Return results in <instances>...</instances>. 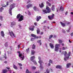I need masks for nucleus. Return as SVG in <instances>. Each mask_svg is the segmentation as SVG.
I'll use <instances>...</instances> for the list:
<instances>
[{
  "label": "nucleus",
  "instance_id": "1",
  "mask_svg": "<svg viewBox=\"0 0 73 73\" xmlns=\"http://www.w3.org/2000/svg\"><path fill=\"white\" fill-rule=\"evenodd\" d=\"M17 19H19L18 21H21L24 20V17L23 15H21V14H19L17 15Z\"/></svg>",
  "mask_w": 73,
  "mask_h": 73
},
{
  "label": "nucleus",
  "instance_id": "2",
  "mask_svg": "<svg viewBox=\"0 0 73 73\" xmlns=\"http://www.w3.org/2000/svg\"><path fill=\"white\" fill-rule=\"evenodd\" d=\"M15 7V4H13L11 5L10 7V9H9V13L11 15H12V10L14 8V7Z\"/></svg>",
  "mask_w": 73,
  "mask_h": 73
},
{
  "label": "nucleus",
  "instance_id": "3",
  "mask_svg": "<svg viewBox=\"0 0 73 73\" xmlns=\"http://www.w3.org/2000/svg\"><path fill=\"white\" fill-rule=\"evenodd\" d=\"M19 53V56L21 58V60H23L24 58V53L23 54L20 53V52L19 51L17 52Z\"/></svg>",
  "mask_w": 73,
  "mask_h": 73
},
{
  "label": "nucleus",
  "instance_id": "4",
  "mask_svg": "<svg viewBox=\"0 0 73 73\" xmlns=\"http://www.w3.org/2000/svg\"><path fill=\"white\" fill-rule=\"evenodd\" d=\"M64 52L65 57L64 58V60L65 61H66L69 59V56H68V54H67V52L66 51H65Z\"/></svg>",
  "mask_w": 73,
  "mask_h": 73
},
{
  "label": "nucleus",
  "instance_id": "5",
  "mask_svg": "<svg viewBox=\"0 0 73 73\" xmlns=\"http://www.w3.org/2000/svg\"><path fill=\"white\" fill-rule=\"evenodd\" d=\"M35 58V56H33L31 57V61H32V62H33V63H34L35 65H37V62H36V60H34Z\"/></svg>",
  "mask_w": 73,
  "mask_h": 73
},
{
  "label": "nucleus",
  "instance_id": "6",
  "mask_svg": "<svg viewBox=\"0 0 73 73\" xmlns=\"http://www.w3.org/2000/svg\"><path fill=\"white\" fill-rule=\"evenodd\" d=\"M60 45L59 44H56L55 45V51L56 52H58V46H59Z\"/></svg>",
  "mask_w": 73,
  "mask_h": 73
},
{
  "label": "nucleus",
  "instance_id": "7",
  "mask_svg": "<svg viewBox=\"0 0 73 73\" xmlns=\"http://www.w3.org/2000/svg\"><path fill=\"white\" fill-rule=\"evenodd\" d=\"M9 33L10 34V36H11L12 38H13V37H15V34L13 33V31H9Z\"/></svg>",
  "mask_w": 73,
  "mask_h": 73
},
{
  "label": "nucleus",
  "instance_id": "8",
  "mask_svg": "<svg viewBox=\"0 0 73 73\" xmlns=\"http://www.w3.org/2000/svg\"><path fill=\"white\" fill-rule=\"evenodd\" d=\"M38 62L40 64V67L41 68H43L42 65L41 64H42L43 62L42 60H40L38 61Z\"/></svg>",
  "mask_w": 73,
  "mask_h": 73
},
{
  "label": "nucleus",
  "instance_id": "9",
  "mask_svg": "<svg viewBox=\"0 0 73 73\" xmlns=\"http://www.w3.org/2000/svg\"><path fill=\"white\" fill-rule=\"evenodd\" d=\"M11 27H13V26L16 25V22L14 21H13L12 22H11Z\"/></svg>",
  "mask_w": 73,
  "mask_h": 73
},
{
  "label": "nucleus",
  "instance_id": "10",
  "mask_svg": "<svg viewBox=\"0 0 73 73\" xmlns=\"http://www.w3.org/2000/svg\"><path fill=\"white\" fill-rule=\"evenodd\" d=\"M46 9L48 13H49V12H50V8H49V7H48V6L46 7Z\"/></svg>",
  "mask_w": 73,
  "mask_h": 73
},
{
  "label": "nucleus",
  "instance_id": "11",
  "mask_svg": "<svg viewBox=\"0 0 73 73\" xmlns=\"http://www.w3.org/2000/svg\"><path fill=\"white\" fill-rule=\"evenodd\" d=\"M54 15L53 14L51 16H48V18L50 20L51 19H52L53 18V17L54 16Z\"/></svg>",
  "mask_w": 73,
  "mask_h": 73
},
{
  "label": "nucleus",
  "instance_id": "12",
  "mask_svg": "<svg viewBox=\"0 0 73 73\" xmlns=\"http://www.w3.org/2000/svg\"><path fill=\"white\" fill-rule=\"evenodd\" d=\"M41 19V16H39L38 17V16H37L36 19L37 21H38L40 20V19Z\"/></svg>",
  "mask_w": 73,
  "mask_h": 73
},
{
  "label": "nucleus",
  "instance_id": "13",
  "mask_svg": "<svg viewBox=\"0 0 73 73\" xmlns=\"http://www.w3.org/2000/svg\"><path fill=\"white\" fill-rule=\"evenodd\" d=\"M50 46L51 49H53L54 48V46H53V44L52 43H50Z\"/></svg>",
  "mask_w": 73,
  "mask_h": 73
},
{
  "label": "nucleus",
  "instance_id": "14",
  "mask_svg": "<svg viewBox=\"0 0 73 73\" xmlns=\"http://www.w3.org/2000/svg\"><path fill=\"white\" fill-rule=\"evenodd\" d=\"M32 6V4H29L27 6V8L28 9V8H29L30 7H31Z\"/></svg>",
  "mask_w": 73,
  "mask_h": 73
},
{
  "label": "nucleus",
  "instance_id": "15",
  "mask_svg": "<svg viewBox=\"0 0 73 73\" xmlns=\"http://www.w3.org/2000/svg\"><path fill=\"white\" fill-rule=\"evenodd\" d=\"M44 4L43 3H42L41 4H39V7L40 8H42V7H44Z\"/></svg>",
  "mask_w": 73,
  "mask_h": 73
},
{
  "label": "nucleus",
  "instance_id": "16",
  "mask_svg": "<svg viewBox=\"0 0 73 73\" xmlns=\"http://www.w3.org/2000/svg\"><path fill=\"white\" fill-rule=\"evenodd\" d=\"M70 65H71L70 63H67L66 64V68H69V66H70Z\"/></svg>",
  "mask_w": 73,
  "mask_h": 73
},
{
  "label": "nucleus",
  "instance_id": "17",
  "mask_svg": "<svg viewBox=\"0 0 73 73\" xmlns=\"http://www.w3.org/2000/svg\"><path fill=\"white\" fill-rule=\"evenodd\" d=\"M1 35L2 37H4V32L3 31H1Z\"/></svg>",
  "mask_w": 73,
  "mask_h": 73
},
{
  "label": "nucleus",
  "instance_id": "18",
  "mask_svg": "<svg viewBox=\"0 0 73 73\" xmlns=\"http://www.w3.org/2000/svg\"><path fill=\"white\" fill-rule=\"evenodd\" d=\"M59 10L60 11H63L64 10V7H62V6H61Z\"/></svg>",
  "mask_w": 73,
  "mask_h": 73
},
{
  "label": "nucleus",
  "instance_id": "19",
  "mask_svg": "<svg viewBox=\"0 0 73 73\" xmlns=\"http://www.w3.org/2000/svg\"><path fill=\"white\" fill-rule=\"evenodd\" d=\"M56 68L57 69H61V66L58 65L56 66Z\"/></svg>",
  "mask_w": 73,
  "mask_h": 73
},
{
  "label": "nucleus",
  "instance_id": "20",
  "mask_svg": "<svg viewBox=\"0 0 73 73\" xmlns=\"http://www.w3.org/2000/svg\"><path fill=\"white\" fill-rule=\"evenodd\" d=\"M60 23L62 27H65V23H64L61 22H60Z\"/></svg>",
  "mask_w": 73,
  "mask_h": 73
},
{
  "label": "nucleus",
  "instance_id": "21",
  "mask_svg": "<svg viewBox=\"0 0 73 73\" xmlns=\"http://www.w3.org/2000/svg\"><path fill=\"white\" fill-rule=\"evenodd\" d=\"M51 9L52 11H54V5H52L51 7Z\"/></svg>",
  "mask_w": 73,
  "mask_h": 73
},
{
  "label": "nucleus",
  "instance_id": "22",
  "mask_svg": "<svg viewBox=\"0 0 73 73\" xmlns=\"http://www.w3.org/2000/svg\"><path fill=\"white\" fill-rule=\"evenodd\" d=\"M3 73H6L7 72V70L5 69V70H3Z\"/></svg>",
  "mask_w": 73,
  "mask_h": 73
},
{
  "label": "nucleus",
  "instance_id": "23",
  "mask_svg": "<svg viewBox=\"0 0 73 73\" xmlns=\"http://www.w3.org/2000/svg\"><path fill=\"white\" fill-rule=\"evenodd\" d=\"M35 51L33 50H32L31 51V54L32 55H34L35 54Z\"/></svg>",
  "mask_w": 73,
  "mask_h": 73
},
{
  "label": "nucleus",
  "instance_id": "24",
  "mask_svg": "<svg viewBox=\"0 0 73 73\" xmlns=\"http://www.w3.org/2000/svg\"><path fill=\"white\" fill-rule=\"evenodd\" d=\"M37 30H36L37 31V34H39V33H40V29H38V28H37Z\"/></svg>",
  "mask_w": 73,
  "mask_h": 73
},
{
  "label": "nucleus",
  "instance_id": "25",
  "mask_svg": "<svg viewBox=\"0 0 73 73\" xmlns=\"http://www.w3.org/2000/svg\"><path fill=\"white\" fill-rule=\"evenodd\" d=\"M13 68L14 69L16 70L17 69V67L16 66V65H15L14 64H13Z\"/></svg>",
  "mask_w": 73,
  "mask_h": 73
},
{
  "label": "nucleus",
  "instance_id": "26",
  "mask_svg": "<svg viewBox=\"0 0 73 73\" xmlns=\"http://www.w3.org/2000/svg\"><path fill=\"white\" fill-rule=\"evenodd\" d=\"M49 72H50V71H49V70L47 69L46 70V72L44 73H49Z\"/></svg>",
  "mask_w": 73,
  "mask_h": 73
},
{
  "label": "nucleus",
  "instance_id": "27",
  "mask_svg": "<svg viewBox=\"0 0 73 73\" xmlns=\"http://www.w3.org/2000/svg\"><path fill=\"white\" fill-rule=\"evenodd\" d=\"M4 9V8H3V7H1L0 8V12H2L3 10Z\"/></svg>",
  "mask_w": 73,
  "mask_h": 73
},
{
  "label": "nucleus",
  "instance_id": "28",
  "mask_svg": "<svg viewBox=\"0 0 73 73\" xmlns=\"http://www.w3.org/2000/svg\"><path fill=\"white\" fill-rule=\"evenodd\" d=\"M53 37V35H51L49 36V39H51Z\"/></svg>",
  "mask_w": 73,
  "mask_h": 73
},
{
  "label": "nucleus",
  "instance_id": "29",
  "mask_svg": "<svg viewBox=\"0 0 73 73\" xmlns=\"http://www.w3.org/2000/svg\"><path fill=\"white\" fill-rule=\"evenodd\" d=\"M43 12H44V13H48V12H47L46 10H43Z\"/></svg>",
  "mask_w": 73,
  "mask_h": 73
},
{
  "label": "nucleus",
  "instance_id": "30",
  "mask_svg": "<svg viewBox=\"0 0 73 73\" xmlns=\"http://www.w3.org/2000/svg\"><path fill=\"white\" fill-rule=\"evenodd\" d=\"M58 41L59 42V43H62V40L60 39L58 40Z\"/></svg>",
  "mask_w": 73,
  "mask_h": 73
},
{
  "label": "nucleus",
  "instance_id": "31",
  "mask_svg": "<svg viewBox=\"0 0 73 73\" xmlns=\"http://www.w3.org/2000/svg\"><path fill=\"white\" fill-rule=\"evenodd\" d=\"M26 73H32L30 72H29V70H28V69H27L26 71Z\"/></svg>",
  "mask_w": 73,
  "mask_h": 73
},
{
  "label": "nucleus",
  "instance_id": "32",
  "mask_svg": "<svg viewBox=\"0 0 73 73\" xmlns=\"http://www.w3.org/2000/svg\"><path fill=\"white\" fill-rule=\"evenodd\" d=\"M64 23H65V24H66L68 25L70 24V22H66V21H65V22H64Z\"/></svg>",
  "mask_w": 73,
  "mask_h": 73
},
{
  "label": "nucleus",
  "instance_id": "33",
  "mask_svg": "<svg viewBox=\"0 0 73 73\" xmlns=\"http://www.w3.org/2000/svg\"><path fill=\"white\" fill-rule=\"evenodd\" d=\"M32 48L33 49H35V44H33V45Z\"/></svg>",
  "mask_w": 73,
  "mask_h": 73
},
{
  "label": "nucleus",
  "instance_id": "34",
  "mask_svg": "<svg viewBox=\"0 0 73 73\" xmlns=\"http://www.w3.org/2000/svg\"><path fill=\"white\" fill-rule=\"evenodd\" d=\"M5 46H8V42H6L5 43Z\"/></svg>",
  "mask_w": 73,
  "mask_h": 73
},
{
  "label": "nucleus",
  "instance_id": "35",
  "mask_svg": "<svg viewBox=\"0 0 73 73\" xmlns=\"http://www.w3.org/2000/svg\"><path fill=\"white\" fill-rule=\"evenodd\" d=\"M70 27H69V29H68V30H67L66 31L67 32H68V33H69V32H70Z\"/></svg>",
  "mask_w": 73,
  "mask_h": 73
},
{
  "label": "nucleus",
  "instance_id": "36",
  "mask_svg": "<svg viewBox=\"0 0 73 73\" xmlns=\"http://www.w3.org/2000/svg\"><path fill=\"white\" fill-rule=\"evenodd\" d=\"M29 29L31 31H34V29H33V28H29Z\"/></svg>",
  "mask_w": 73,
  "mask_h": 73
},
{
  "label": "nucleus",
  "instance_id": "37",
  "mask_svg": "<svg viewBox=\"0 0 73 73\" xmlns=\"http://www.w3.org/2000/svg\"><path fill=\"white\" fill-rule=\"evenodd\" d=\"M33 9L35 11H36V10H37V7H36L35 6L33 7Z\"/></svg>",
  "mask_w": 73,
  "mask_h": 73
},
{
  "label": "nucleus",
  "instance_id": "38",
  "mask_svg": "<svg viewBox=\"0 0 73 73\" xmlns=\"http://www.w3.org/2000/svg\"><path fill=\"white\" fill-rule=\"evenodd\" d=\"M31 36L33 37H36V35L34 34H31Z\"/></svg>",
  "mask_w": 73,
  "mask_h": 73
},
{
  "label": "nucleus",
  "instance_id": "39",
  "mask_svg": "<svg viewBox=\"0 0 73 73\" xmlns=\"http://www.w3.org/2000/svg\"><path fill=\"white\" fill-rule=\"evenodd\" d=\"M3 58H5V59H7V57L6 56V54H5V56H4Z\"/></svg>",
  "mask_w": 73,
  "mask_h": 73
},
{
  "label": "nucleus",
  "instance_id": "40",
  "mask_svg": "<svg viewBox=\"0 0 73 73\" xmlns=\"http://www.w3.org/2000/svg\"><path fill=\"white\" fill-rule=\"evenodd\" d=\"M52 62L53 61H52V60H50L49 61V63H50V64H52Z\"/></svg>",
  "mask_w": 73,
  "mask_h": 73
},
{
  "label": "nucleus",
  "instance_id": "41",
  "mask_svg": "<svg viewBox=\"0 0 73 73\" xmlns=\"http://www.w3.org/2000/svg\"><path fill=\"white\" fill-rule=\"evenodd\" d=\"M0 20H1V21H2V20H3V17L2 16H0Z\"/></svg>",
  "mask_w": 73,
  "mask_h": 73
},
{
  "label": "nucleus",
  "instance_id": "42",
  "mask_svg": "<svg viewBox=\"0 0 73 73\" xmlns=\"http://www.w3.org/2000/svg\"><path fill=\"white\" fill-rule=\"evenodd\" d=\"M70 54H71V52H69L68 56H69H69H70Z\"/></svg>",
  "mask_w": 73,
  "mask_h": 73
},
{
  "label": "nucleus",
  "instance_id": "43",
  "mask_svg": "<svg viewBox=\"0 0 73 73\" xmlns=\"http://www.w3.org/2000/svg\"><path fill=\"white\" fill-rule=\"evenodd\" d=\"M36 38H41V36H40L39 37L37 36V37H36Z\"/></svg>",
  "mask_w": 73,
  "mask_h": 73
},
{
  "label": "nucleus",
  "instance_id": "44",
  "mask_svg": "<svg viewBox=\"0 0 73 73\" xmlns=\"http://www.w3.org/2000/svg\"><path fill=\"white\" fill-rule=\"evenodd\" d=\"M62 32L63 33H65V32H66V31H65L64 29L62 30Z\"/></svg>",
  "mask_w": 73,
  "mask_h": 73
},
{
  "label": "nucleus",
  "instance_id": "45",
  "mask_svg": "<svg viewBox=\"0 0 73 73\" xmlns=\"http://www.w3.org/2000/svg\"><path fill=\"white\" fill-rule=\"evenodd\" d=\"M35 38H31V40L32 41H34V40H35Z\"/></svg>",
  "mask_w": 73,
  "mask_h": 73
},
{
  "label": "nucleus",
  "instance_id": "46",
  "mask_svg": "<svg viewBox=\"0 0 73 73\" xmlns=\"http://www.w3.org/2000/svg\"><path fill=\"white\" fill-rule=\"evenodd\" d=\"M41 40H38L37 41V42L38 43H40V42H41Z\"/></svg>",
  "mask_w": 73,
  "mask_h": 73
},
{
  "label": "nucleus",
  "instance_id": "47",
  "mask_svg": "<svg viewBox=\"0 0 73 73\" xmlns=\"http://www.w3.org/2000/svg\"><path fill=\"white\" fill-rule=\"evenodd\" d=\"M46 23V21H43V23H42V24H45V23Z\"/></svg>",
  "mask_w": 73,
  "mask_h": 73
},
{
  "label": "nucleus",
  "instance_id": "48",
  "mask_svg": "<svg viewBox=\"0 0 73 73\" xmlns=\"http://www.w3.org/2000/svg\"><path fill=\"white\" fill-rule=\"evenodd\" d=\"M28 15H29V16H30V15H31V13L30 12H29V11H28Z\"/></svg>",
  "mask_w": 73,
  "mask_h": 73
},
{
  "label": "nucleus",
  "instance_id": "49",
  "mask_svg": "<svg viewBox=\"0 0 73 73\" xmlns=\"http://www.w3.org/2000/svg\"><path fill=\"white\" fill-rule=\"evenodd\" d=\"M18 65H19V66H23V65H22V64H21V63H18Z\"/></svg>",
  "mask_w": 73,
  "mask_h": 73
},
{
  "label": "nucleus",
  "instance_id": "50",
  "mask_svg": "<svg viewBox=\"0 0 73 73\" xmlns=\"http://www.w3.org/2000/svg\"><path fill=\"white\" fill-rule=\"evenodd\" d=\"M26 51L27 53H28V52H29V48H28V49L26 50Z\"/></svg>",
  "mask_w": 73,
  "mask_h": 73
},
{
  "label": "nucleus",
  "instance_id": "51",
  "mask_svg": "<svg viewBox=\"0 0 73 73\" xmlns=\"http://www.w3.org/2000/svg\"><path fill=\"white\" fill-rule=\"evenodd\" d=\"M7 69H8V70H9V69H10V68L9 67H6Z\"/></svg>",
  "mask_w": 73,
  "mask_h": 73
},
{
  "label": "nucleus",
  "instance_id": "52",
  "mask_svg": "<svg viewBox=\"0 0 73 73\" xmlns=\"http://www.w3.org/2000/svg\"><path fill=\"white\" fill-rule=\"evenodd\" d=\"M70 36H71L72 37V36H73V33H71Z\"/></svg>",
  "mask_w": 73,
  "mask_h": 73
},
{
  "label": "nucleus",
  "instance_id": "53",
  "mask_svg": "<svg viewBox=\"0 0 73 73\" xmlns=\"http://www.w3.org/2000/svg\"><path fill=\"white\" fill-rule=\"evenodd\" d=\"M9 3H10V2H12L13 1V0H9Z\"/></svg>",
  "mask_w": 73,
  "mask_h": 73
},
{
  "label": "nucleus",
  "instance_id": "54",
  "mask_svg": "<svg viewBox=\"0 0 73 73\" xmlns=\"http://www.w3.org/2000/svg\"><path fill=\"white\" fill-rule=\"evenodd\" d=\"M32 68H33V69H36V67L33 66L32 67Z\"/></svg>",
  "mask_w": 73,
  "mask_h": 73
},
{
  "label": "nucleus",
  "instance_id": "55",
  "mask_svg": "<svg viewBox=\"0 0 73 73\" xmlns=\"http://www.w3.org/2000/svg\"><path fill=\"white\" fill-rule=\"evenodd\" d=\"M0 60L1 61H3V59L1 57L0 58Z\"/></svg>",
  "mask_w": 73,
  "mask_h": 73
},
{
  "label": "nucleus",
  "instance_id": "56",
  "mask_svg": "<svg viewBox=\"0 0 73 73\" xmlns=\"http://www.w3.org/2000/svg\"><path fill=\"white\" fill-rule=\"evenodd\" d=\"M38 60H41V57H38Z\"/></svg>",
  "mask_w": 73,
  "mask_h": 73
},
{
  "label": "nucleus",
  "instance_id": "57",
  "mask_svg": "<svg viewBox=\"0 0 73 73\" xmlns=\"http://www.w3.org/2000/svg\"><path fill=\"white\" fill-rule=\"evenodd\" d=\"M65 48L64 47H63L62 48V50H65Z\"/></svg>",
  "mask_w": 73,
  "mask_h": 73
},
{
  "label": "nucleus",
  "instance_id": "58",
  "mask_svg": "<svg viewBox=\"0 0 73 73\" xmlns=\"http://www.w3.org/2000/svg\"><path fill=\"white\" fill-rule=\"evenodd\" d=\"M34 25H35V26H36L37 25V23H34Z\"/></svg>",
  "mask_w": 73,
  "mask_h": 73
},
{
  "label": "nucleus",
  "instance_id": "59",
  "mask_svg": "<svg viewBox=\"0 0 73 73\" xmlns=\"http://www.w3.org/2000/svg\"><path fill=\"white\" fill-rule=\"evenodd\" d=\"M4 63H5V64H7V61H5L4 62Z\"/></svg>",
  "mask_w": 73,
  "mask_h": 73
},
{
  "label": "nucleus",
  "instance_id": "60",
  "mask_svg": "<svg viewBox=\"0 0 73 73\" xmlns=\"http://www.w3.org/2000/svg\"><path fill=\"white\" fill-rule=\"evenodd\" d=\"M31 3V1L29 0L28 1V2H27V3Z\"/></svg>",
  "mask_w": 73,
  "mask_h": 73
},
{
  "label": "nucleus",
  "instance_id": "61",
  "mask_svg": "<svg viewBox=\"0 0 73 73\" xmlns=\"http://www.w3.org/2000/svg\"><path fill=\"white\" fill-rule=\"evenodd\" d=\"M49 3L48 2V1L46 2V4H48Z\"/></svg>",
  "mask_w": 73,
  "mask_h": 73
},
{
  "label": "nucleus",
  "instance_id": "62",
  "mask_svg": "<svg viewBox=\"0 0 73 73\" xmlns=\"http://www.w3.org/2000/svg\"><path fill=\"white\" fill-rule=\"evenodd\" d=\"M18 26L20 28H21V26L20 25H19Z\"/></svg>",
  "mask_w": 73,
  "mask_h": 73
},
{
  "label": "nucleus",
  "instance_id": "63",
  "mask_svg": "<svg viewBox=\"0 0 73 73\" xmlns=\"http://www.w3.org/2000/svg\"><path fill=\"white\" fill-rule=\"evenodd\" d=\"M48 5H49V6H50V5H51V4L50 3H49L48 4Z\"/></svg>",
  "mask_w": 73,
  "mask_h": 73
},
{
  "label": "nucleus",
  "instance_id": "64",
  "mask_svg": "<svg viewBox=\"0 0 73 73\" xmlns=\"http://www.w3.org/2000/svg\"><path fill=\"white\" fill-rule=\"evenodd\" d=\"M35 73H40V72H38L36 71L35 72Z\"/></svg>",
  "mask_w": 73,
  "mask_h": 73
}]
</instances>
